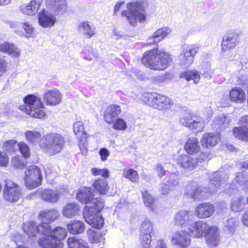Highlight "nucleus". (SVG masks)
Returning a JSON list of instances; mask_svg holds the SVG:
<instances>
[{
    "label": "nucleus",
    "instance_id": "obj_1",
    "mask_svg": "<svg viewBox=\"0 0 248 248\" xmlns=\"http://www.w3.org/2000/svg\"><path fill=\"white\" fill-rule=\"evenodd\" d=\"M227 173L219 170L214 172L209 176L210 183L208 187H197L196 183L191 182L186 187L185 195L192 199L196 200L200 197L206 196L205 193L211 194L215 193L219 189L228 179Z\"/></svg>",
    "mask_w": 248,
    "mask_h": 248
},
{
    "label": "nucleus",
    "instance_id": "obj_2",
    "mask_svg": "<svg viewBox=\"0 0 248 248\" xmlns=\"http://www.w3.org/2000/svg\"><path fill=\"white\" fill-rule=\"evenodd\" d=\"M147 6V3L145 0H132L126 4L127 9L121 13V16L130 25L136 26L138 22L143 23L145 21Z\"/></svg>",
    "mask_w": 248,
    "mask_h": 248
},
{
    "label": "nucleus",
    "instance_id": "obj_3",
    "mask_svg": "<svg viewBox=\"0 0 248 248\" xmlns=\"http://www.w3.org/2000/svg\"><path fill=\"white\" fill-rule=\"evenodd\" d=\"M170 61L171 59L168 54L156 49L145 52L141 59L142 63L145 66L155 70L165 69Z\"/></svg>",
    "mask_w": 248,
    "mask_h": 248
},
{
    "label": "nucleus",
    "instance_id": "obj_4",
    "mask_svg": "<svg viewBox=\"0 0 248 248\" xmlns=\"http://www.w3.org/2000/svg\"><path fill=\"white\" fill-rule=\"evenodd\" d=\"M93 202L95 207L86 205L84 209L83 217L85 220L92 227L100 229L103 226L104 221L99 214V211L104 207V202L102 199H94Z\"/></svg>",
    "mask_w": 248,
    "mask_h": 248
},
{
    "label": "nucleus",
    "instance_id": "obj_5",
    "mask_svg": "<svg viewBox=\"0 0 248 248\" xmlns=\"http://www.w3.org/2000/svg\"><path fill=\"white\" fill-rule=\"evenodd\" d=\"M39 143L44 152L53 155L60 152L64 146V140L62 136L52 133L41 138Z\"/></svg>",
    "mask_w": 248,
    "mask_h": 248
},
{
    "label": "nucleus",
    "instance_id": "obj_6",
    "mask_svg": "<svg viewBox=\"0 0 248 248\" xmlns=\"http://www.w3.org/2000/svg\"><path fill=\"white\" fill-rule=\"evenodd\" d=\"M141 99L148 106L159 110L169 109L173 105V101L169 97L157 93H144Z\"/></svg>",
    "mask_w": 248,
    "mask_h": 248
},
{
    "label": "nucleus",
    "instance_id": "obj_7",
    "mask_svg": "<svg viewBox=\"0 0 248 248\" xmlns=\"http://www.w3.org/2000/svg\"><path fill=\"white\" fill-rule=\"evenodd\" d=\"M25 107L21 109L28 115L35 118L42 119L46 115L42 109L44 105L41 98L33 94H29L24 98Z\"/></svg>",
    "mask_w": 248,
    "mask_h": 248
},
{
    "label": "nucleus",
    "instance_id": "obj_8",
    "mask_svg": "<svg viewBox=\"0 0 248 248\" xmlns=\"http://www.w3.org/2000/svg\"><path fill=\"white\" fill-rule=\"evenodd\" d=\"M42 181V170L35 165L27 168L25 171L24 181L26 187L32 189L41 184Z\"/></svg>",
    "mask_w": 248,
    "mask_h": 248
},
{
    "label": "nucleus",
    "instance_id": "obj_9",
    "mask_svg": "<svg viewBox=\"0 0 248 248\" xmlns=\"http://www.w3.org/2000/svg\"><path fill=\"white\" fill-rule=\"evenodd\" d=\"M180 122L183 125L192 130L201 132L204 127V121L202 118L195 114L188 113L181 117Z\"/></svg>",
    "mask_w": 248,
    "mask_h": 248
},
{
    "label": "nucleus",
    "instance_id": "obj_10",
    "mask_svg": "<svg viewBox=\"0 0 248 248\" xmlns=\"http://www.w3.org/2000/svg\"><path fill=\"white\" fill-rule=\"evenodd\" d=\"M20 189L19 186L9 179L5 181L3 197L10 202H17L21 196Z\"/></svg>",
    "mask_w": 248,
    "mask_h": 248
},
{
    "label": "nucleus",
    "instance_id": "obj_11",
    "mask_svg": "<svg viewBox=\"0 0 248 248\" xmlns=\"http://www.w3.org/2000/svg\"><path fill=\"white\" fill-rule=\"evenodd\" d=\"M200 46L196 44L187 46L179 56L180 64L185 66L190 65L193 62L194 57L200 50Z\"/></svg>",
    "mask_w": 248,
    "mask_h": 248
},
{
    "label": "nucleus",
    "instance_id": "obj_12",
    "mask_svg": "<svg viewBox=\"0 0 248 248\" xmlns=\"http://www.w3.org/2000/svg\"><path fill=\"white\" fill-rule=\"evenodd\" d=\"M190 236L189 232L188 233L183 230H178L172 234L170 242L173 245L181 248H186L191 243Z\"/></svg>",
    "mask_w": 248,
    "mask_h": 248
},
{
    "label": "nucleus",
    "instance_id": "obj_13",
    "mask_svg": "<svg viewBox=\"0 0 248 248\" xmlns=\"http://www.w3.org/2000/svg\"><path fill=\"white\" fill-rule=\"evenodd\" d=\"M66 191V188L52 190L50 189H40L34 193L35 196L40 197L42 200L51 203H56L59 199V196Z\"/></svg>",
    "mask_w": 248,
    "mask_h": 248
},
{
    "label": "nucleus",
    "instance_id": "obj_14",
    "mask_svg": "<svg viewBox=\"0 0 248 248\" xmlns=\"http://www.w3.org/2000/svg\"><path fill=\"white\" fill-rule=\"evenodd\" d=\"M194 216L188 210H181L174 216V221L175 224L184 227H189L194 222Z\"/></svg>",
    "mask_w": 248,
    "mask_h": 248
},
{
    "label": "nucleus",
    "instance_id": "obj_15",
    "mask_svg": "<svg viewBox=\"0 0 248 248\" xmlns=\"http://www.w3.org/2000/svg\"><path fill=\"white\" fill-rule=\"evenodd\" d=\"M57 21L56 15L46 9H43L38 13V23L44 28H51Z\"/></svg>",
    "mask_w": 248,
    "mask_h": 248
},
{
    "label": "nucleus",
    "instance_id": "obj_16",
    "mask_svg": "<svg viewBox=\"0 0 248 248\" xmlns=\"http://www.w3.org/2000/svg\"><path fill=\"white\" fill-rule=\"evenodd\" d=\"M210 227L206 222L198 221L192 222L188 228L191 236L200 238L205 235Z\"/></svg>",
    "mask_w": 248,
    "mask_h": 248
},
{
    "label": "nucleus",
    "instance_id": "obj_17",
    "mask_svg": "<svg viewBox=\"0 0 248 248\" xmlns=\"http://www.w3.org/2000/svg\"><path fill=\"white\" fill-rule=\"evenodd\" d=\"M46 5L55 15L62 16L68 12V6L66 0L49 1L46 2Z\"/></svg>",
    "mask_w": 248,
    "mask_h": 248
},
{
    "label": "nucleus",
    "instance_id": "obj_18",
    "mask_svg": "<svg viewBox=\"0 0 248 248\" xmlns=\"http://www.w3.org/2000/svg\"><path fill=\"white\" fill-rule=\"evenodd\" d=\"M62 94L57 89L47 90L43 95V101L47 106H56L62 101Z\"/></svg>",
    "mask_w": 248,
    "mask_h": 248
},
{
    "label": "nucleus",
    "instance_id": "obj_19",
    "mask_svg": "<svg viewBox=\"0 0 248 248\" xmlns=\"http://www.w3.org/2000/svg\"><path fill=\"white\" fill-rule=\"evenodd\" d=\"M214 205L210 203H202L198 205L195 210V215L200 218L210 217L215 212Z\"/></svg>",
    "mask_w": 248,
    "mask_h": 248
},
{
    "label": "nucleus",
    "instance_id": "obj_20",
    "mask_svg": "<svg viewBox=\"0 0 248 248\" xmlns=\"http://www.w3.org/2000/svg\"><path fill=\"white\" fill-rule=\"evenodd\" d=\"M92 189L90 187H83L77 194V199L81 202L85 203L86 205L92 206L94 208L95 207V205L93 204ZM95 199H102L101 198H95Z\"/></svg>",
    "mask_w": 248,
    "mask_h": 248
},
{
    "label": "nucleus",
    "instance_id": "obj_21",
    "mask_svg": "<svg viewBox=\"0 0 248 248\" xmlns=\"http://www.w3.org/2000/svg\"><path fill=\"white\" fill-rule=\"evenodd\" d=\"M239 35L234 32L226 34L223 38L221 48L223 51H226L234 48L238 43Z\"/></svg>",
    "mask_w": 248,
    "mask_h": 248
},
{
    "label": "nucleus",
    "instance_id": "obj_22",
    "mask_svg": "<svg viewBox=\"0 0 248 248\" xmlns=\"http://www.w3.org/2000/svg\"><path fill=\"white\" fill-rule=\"evenodd\" d=\"M43 0H31L28 4H23L20 6V11L28 16H34L37 13Z\"/></svg>",
    "mask_w": 248,
    "mask_h": 248
},
{
    "label": "nucleus",
    "instance_id": "obj_23",
    "mask_svg": "<svg viewBox=\"0 0 248 248\" xmlns=\"http://www.w3.org/2000/svg\"><path fill=\"white\" fill-rule=\"evenodd\" d=\"M206 243L211 247L217 246L220 241L218 229L215 226H210L205 234Z\"/></svg>",
    "mask_w": 248,
    "mask_h": 248
},
{
    "label": "nucleus",
    "instance_id": "obj_24",
    "mask_svg": "<svg viewBox=\"0 0 248 248\" xmlns=\"http://www.w3.org/2000/svg\"><path fill=\"white\" fill-rule=\"evenodd\" d=\"M220 140L217 134L206 133L204 134L200 140L202 147L210 148L216 145Z\"/></svg>",
    "mask_w": 248,
    "mask_h": 248
},
{
    "label": "nucleus",
    "instance_id": "obj_25",
    "mask_svg": "<svg viewBox=\"0 0 248 248\" xmlns=\"http://www.w3.org/2000/svg\"><path fill=\"white\" fill-rule=\"evenodd\" d=\"M121 111V108L118 105L112 104L108 106L104 113L105 121L108 124L113 123L114 118L117 117Z\"/></svg>",
    "mask_w": 248,
    "mask_h": 248
},
{
    "label": "nucleus",
    "instance_id": "obj_26",
    "mask_svg": "<svg viewBox=\"0 0 248 248\" xmlns=\"http://www.w3.org/2000/svg\"><path fill=\"white\" fill-rule=\"evenodd\" d=\"M177 164L183 168L193 169L197 165L195 158L187 155H181L177 156L175 159Z\"/></svg>",
    "mask_w": 248,
    "mask_h": 248
},
{
    "label": "nucleus",
    "instance_id": "obj_27",
    "mask_svg": "<svg viewBox=\"0 0 248 248\" xmlns=\"http://www.w3.org/2000/svg\"><path fill=\"white\" fill-rule=\"evenodd\" d=\"M38 244L44 248H62L63 246L62 243L53 238L52 234L40 238Z\"/></svg>",
    "mask_w": 248,
    "mask_h": 248
},
{
    "label": "nucleus",
    "instance_id": "obj_28",
    "mask_svg": "<svg viewBox=\"0 0 248 248\" xmlns=\"http://www.w3.org/2000/svg\"><path fill=\"white\" fill-rule=\"evenodd\" d=\"M38 216L42 221L51 223L58 218L59 213L55 209H46L40 212Z\"/></svg>",
    "mask_w": 248,
    "mask_h": 248
},
{
    "label": "nucleus",
    "instance_id": "obj_29",
    "mask_svg": "<svg viewBox=\"0 0 248 248\" xmlns=\"http://www.w3.org/2000/svg\"><path fill=\"white\" fill-rule=\"evenodd\" d=\"M171 32V30L168 27H164L157 30L148 39L150 44L158 43Z\"/></svg>",
    "mask_w": 248,
    "mask_h": 248
},
{
    "label": "nucleus",
    "instance_id": "obj_30",
    "mask_svg": "<svg viewBox=\"0 0 248 248\" xmlns=\"http://www.w3.org/2000/svg\"><path fill=\"white\" fill-rule=\"evenodd\" d=\"M230 99L231 101L236 103H243L246 100V93L240 88H232L229 93Z\"/></svg>",
    "mask_w": 248,
    "mask_h": 248
},
{
    "label": "nucleus",
    "instance_id": "obj_31",
    "mask_svg": "<svg viewBox=\"0 0 248 248\" xmlns=\"http://www.w3.org/2000/svg\"><path fill=\"white\" fill-rule=\"evenodd\" d=\"M79 211L80 208L78 205L76 203H69L63 206L62 214L66 218H71L78 215Z\"/></svg>",
    "mask_w": 248,
    "mask_h": 248
},
{
    "label": "nucleus",
    "instance_id": "obj_32",
    "mask_svg": "<svg viewBox=\"0 0 248 248\" xmlns=\"http://www.w3.org/2000/svg\"><path fill=\"white\" fill-rule=\"evenodd\" d=\"M78 31L90 38L96 33L95 28L94 25L89 21L81 22L78 26Z\"/></svg>",
    "mask_w": 248,
    "mask_h": 248
},
{
    "label": "nucleus",
    "instance_id": "obj_33",
    "mask_svg": "<svg viewBox=\"0 0 248 248\" xmlns=\"http://www.w3.org/2000/svg\"><path fill=\"white\" fill-rule=\"evenodd\" d=\"M231 118L229 116L225 115H220L214 119L212 122V126L217 130H222L228 127Z\"/></svg>",
    "mask_w": 248,
    "mask_h": 248
},
{
    "label": "nucleus",
    "instance_id": "obj_34",
    "mask_svg": "<svg viewBox=\"0 0 248 248\" xmlns=\"http://www.w3.org/2000/svg\"><path fill=\"white\" fill-rule=\"evenodd\" d=\"M185 149L189 155H192L199 152L200 146L197 138L194 137L189 138L185 144Z\"/></svg>",
    "mask_w": 248,
    "mask_h": 248
},
{
    "label": "nucleus",
    "instance_id": "obj_35",
    "mask_svg": "<svg viewBox=\"0 0 248 248\" xmlns=\"http://www.w3.org/2000/svg\"><path fill=\"white\" fill-rule=\"evenodd\" d=\"M0 51L6 53L14 58H17L20 55V50L13 44L5 42L0 45Z\"/></svg>",
    "mask_w": 248,
    "mask_h": 248
},
{
    "label": "nucleus",
    "instance_id": "obj_36",
    "mask_svg": "<svg viewBox=\"0 0 248 248\" xmlns=\"http://www.w3.org/2000/svg\"><path fill=\"white\" fill-rule=\"evenodd\" d=\"M239 224V220L236 217H231L224 222L223 230L228 234L232 235L235 231Z\"/></svg>",
    "mask_w": 248,
    "mask_h": 248
},
{
    "label": "nucleus",
    "instance_id": "obj_37",
    "mask_svg": "<svg viewBox=\"0 0 248 248\" xmlns=\"http://www.w3.org/2000/svg\"><path fill=\"white\" fill-rule=\"evenodd\" d=\"M67 227L70 233L73 234H80L85 230V224L81 221H73L67 225Z\"/></svg>",
    "mask_w": 248,
    "mask_h": 248
},
{
    "label": "nucleus",
    "instance_id": "obj_38",
    "mask_svg": "<svg viewBox=\"0 0 248 248\" xmlns=\"http://www.w3.org/2000/svg\"><path fill=\"white\" fill-rule=\"evenodd\" d=\"M93 186L100 194L105 195L109 189L108 181L106 179L101 178L94 181Z\"/></svg>",
    "mask_w": 248,
    "mask_h": 248
},
{
    "label": "nucleus",
    "instance_id": "obj_39",
    "mask_svg": "<svg viewBox=\"0 0 248 248\" xmlns=\"http://www.w3.org/2000/svg\"><path fill=\"white\" fill-rule=\"evenodd\" d=\"M73 130L76 136L78 138L81 139V140L85 141L87 140V134L84 131V127L82 122L77 121L75 122L73 124Z\"/></svg>",
    "mask_w": 248,
    "mask_h": 248
},
{
    "label": "nucleus",
    "instance_id": "obj_40",
    "mask_svg": "<svg viewBox=\"0 0 248 248\" xmlns=\"http://www.w3.org/2000/svg\"><path fill=\"white\" fill-rule=\"evenodd\" d=\"M233 134L235 137L241 140L248 141V129L243 125L234 127Z\"/></svg>",
    "mask_w": 248,
    "mask_h": 248
},
{
    "label": "nucleus",
    "instance_id": "obj_41",
    "mask_svg": "<svg viewBox=\"0 0 248 248\" xmlns=\"http://www.w3.org/2000/svg\"><path fill=\"white\" fill-rule=\"evenodd\" d=\"M179 77L185 78L187 81L193 80L195 84L199 83L201 78L199 72L195 70L183 72Z\"/></svg>",
    "mask_w": 248,
    "mask_h": 248
},
{
    "label": "nucleus",
    "instance_id": "obj_42",
    "mask_svg": "<svg viewBox=\"0 0 248 248\" xmlns=\"http://www.w3.org/2000/svg\"><path fill=\"white\" fill-rule=\"evenodd\" d=\"M245 205L244 199L242 196L236 197L231 201V208L233 212H238L243 210Z\"/></svg>",
    "mask_w": 248,
    "mask_h": 248
},
{
    "label": "nucleus",
    "instance_id": "obj_43",
    "mask_svg": "<svg viewBox=\"0 0 248 248\" xmlns=\"http://www.w3.org/2000/svg\"><path fill=\"white\" fill-rule=\"evenodd\" d=\"M67 243L69 248H89L88 244L85 241L76 237L69 238Z\"/></svg>",
    "mask_w": 248,
    "mask_h": 248
},
{
    "label": "nucleus",
    "instance_id": "obj_44",
    "mask_svg": "<svg viewBox=\"0 0 248 248\" xmlns=\"http://www.w3.org/2000/svg\"><path fill=\"white\" fill-rule=\"evenodd\" d=\"M89 240L92 243H97L104 241L105 238L99 232L92 229H89L87 231Z\"/></svg>",
    "mask_w": 248,
    "mask_h": 248
},
{
    "label": "nucleus",
    "instance_id": "obj_45",
    "mask_svg": "<svg viewBox=\"0 0 248 248\" xmlns=\"http://www.w3.org/2000/svg\"><path fill=\"white\" fill-rule=\"evenodd\" d=\"M37 227L34 222L29 221L24 224L23 230L29 237L34 236L37 232Z\"/></svg>",
    "mask_w": 248,
    "mask_h": 248
},
{
    "label": "nucleus",
    "instance_id": "obj_46",
    "mask_svg": "<svg viewBox=\"0 0 248 248\" xmlns=\"http://www.w3.org/2000/svg\"><path fill=\"white\" fill-rule=\"evenodd\" d=\"M26 140L31 144H35L41 137V134L37 131L28 130L25 133Z\"/></svg>",
    "mask_w": 248,
    "mask_h": 248
},
{
    "label": "nucleus",
    "instance_id": "obj_47",
    "mask_svg": "<svg viewBox=\"0 0 248 248\" xmlns=\"http://www.w3.org/2000/svg\"><path fill=\"white\" fill-rule=\"evenodd\" d=\"M123 175L132 182H137L139 178L137 171L132 169H124Z\"/></svg>",
    "mask_w": 248,
    "mask_h": 248
},
{
    "label": "nucleus",
    "instance_id": "obj_48",
    "mask_svg": "<svg viewBox=\"0 0 248 248\" xmlns=\"http://www.w3.org/2000/svg\"><path fill=\"white\" fill-rule=\"evenodd\" d=\"M67 235L66 230L62 227H57L52 231V236L57 241L61 242Z\"/></svg>",
    "mask_w": 248,
    "mask_h": 248
},
{
    "label": "nucleus",
    "instance_id": "obj_49",
    "mask_svg": "<svg viewBox=\"0 0 248 248\" xmlns=\"http://www.w3.org/2000/svg\"><path fill=\"white\" fill-rule=\"evenodd\" d=\"M37 232L46 236L52 234V231L51 229L50 226L48 224V223L43 222L37 227Z\"/></svg>",
    "mask_w": 248,
    "mask_h": 248
},
{
    "label": "nucleus",
    "instance_id": "obj_50",
    "mask_svg": "<svg viewBox=\"0 0 248 248\" xmlns=\"http://www.w3.org/2000/svg\"><path fill=\"white\" fill-rule=\"evenodd\" d=\"M18 146V143L16 140H11L6 141L3 148L4 151L11 153L16 151Z\"/></svg>",
    "mask_w": 248,
    "mask_h": 248
},
{
    "label": "nucleus",
    "instance_id": "obj_51",
    "mask_svg": "<svg viewBox=\"0 0 248 248\" xmlns=\"http://www.w3.org/2000/svg\"><path fill=\"white\" fill-rule=\"evenodd\" d=\"M140 230L142 234H151L153 231V225L150 220H145L141 224Z\"/></svg>",
    "mask_w": 248,
    "mask_h": 248
},
{
    "label": "nucleus",
    "instance_id": "obj_52",
    "mask_svg": "<svg viewBox=\"0 0 248 248\" xmlns=\"http://www.w3.org/2000/svg\"><path fill=\"white\" fill-rule=\"evenodd\" d=\"M248 182V177L247 175L243 173H238L233 181L232 183L236 186H242L246 184Z\"/></svg>",
    "mask_w": 248,
    "mask_h": 248
},
{
    "label": "nucleus",
    "instance_id": "obj_53",
    "mask_svg": "<svg viewBox=\"0 0 248 248\" xmlns=\"http://www.w3.org/2000/svg\"><path fill=\"white\" fill-rule=\"evenodd\" d=\"M21 28L26 33V37H31L32 36L34 28H33L32 24L29 22H23L21 23Z\"/></svg>",
    "mask_w": 248,
    "mask_h": 248
},
{
    "label": "nucleus",
    "instance_id": "obj_54",
    "mask_svg": "<svg viewBox=\"0 0 248 248\" xmlns=\"http://www.w3.org/2000/svg\"><path fill=\"white\" fill-rule=\"evenodd\" d=\"M17 148L24 158H28L30 155V148L28 145L23 142H20L18 143Z\"/></svg>",
    "mask_w": 248,
    "mask_h": 248
},
{
    "label": "nucleus",
    "instance_id": "obj_55",
    "mask_svg": "<svg viewBox=\"0 0 248 248\" xmlns=\"http://www.w3.org/2000/svg\"><path fill=\"white\" fill-rule=\"evenodd\" d=\"M26 162L23 161L19 156L13 157L11 159L12 165L16 168L23 169L26 165Z\"/></svg>",
    "mask_w": 248,
    "mask_h": 248
},
{
    "label": "nucleus",
    "instance_id": "obj_56",
    "mask_svg": "<svg viewBox=\"0 0 248 248\" xmlns=\"http://www.w3.org/2000/svg\"><path fill=\"white\" fill-rule=\"evenodd\" d=\"M142 194L145 206L149 208H152L154 202V198L147 191L142 192Z\"/></svg>",
    "mask_w": 248,
    "mask_h": 248
},
{
    "label": "nucleus",
    "instance_id": "obj_57",
    "mask_svg": "<svg viewBox=\"0 0 248 248\" xmlns=\"http://www.w3.org/2000/svg\"><path fill=\"white\" fill-rule=\"evenodd\" d=\"M92 174L94 176L101 175L105 178L109 177V171L107 169L93 168L91 170Z\"/></svg>",
    "mask_w": 248,
    "mask_h": 248
},
{
    "label": "nucleus",
    "instance_id": "obj_58",
    "mask_svg": "<svg viewBox=\"0 0 248 248\" xmlns=\"http://www.w3.org/2000/svg\"><path fill=\"white\" fill-rule=\"evenodd\" d=\"M113 127L115 129L119 130H124L127 128L126 122L121 118H118L115 122L113 123Z\"/></svg>",
    "mask_w": 248,
    "mask_h": 248
},
{
    "label": "nucleus",
    "instance_id": "obj_59",
    "mask_svg": "<svg viewBox=\"0 0 248 248\" xmlns=\"http://www.w3.org/2000/svg\"><path fill=\"white\" fill-rule=\"evenodd\" d=\"M151 237V234H143L141 233V241L143 248H150Z\"/></svg>",
    "mask_w": 248,
    "mask_h": 248
},
{
    "label": "nucleus",
    "instance_id": "obj_60",
    "mask_svg": "<svg viewBox=\"0 0 248 248\" xmlns=\"http://www.w3.org/2000/svg\"><path fill=\"white\" fill-rule=\"evenodd\" d=\"M9 68L8 62L4 58L0 59V76L6 73Z\"/></svg>",
    "mask_w": 248,
    "mask_h": 248
},
{
    "label": "nucleus",
    "instance_id": "obj_61",
    "mask_svg": "<svg viewBox=\"0 0 248 248\" xmlns=\"http://www.w3.org/2000/svg\"><path fill=\"white\" fill-rule=\"evenodd\" d=\"M178 176L175 173H172L170 176V178L168 181V184L170 187L175 186L179 184Z\"/></svg>",
    "mask_w": 248,
    "mask_h": 248
},
{
    "label": "nucleus",
    "instance_id": "obj_62",
    "mask_svg": "<svg viewBox=\"0 0 248 248\" xmlns=\"http://www.w3.org/2000/svg\"><path fill=\"white\" fill-rule=\"evenodd\" d=\"M9 163V157L5 152L0 151V166L6 167Z\"/></svg>",
    "mask_w": 248,
    "mask_h": 248
},
{
    "label": "nucleus",
    "instance_id": "obj_63",
    "mask_svg": "<svg viewBox=\"0 0 248 248\" xmlns=\"http://www.w3.org/2000/svg\"><path fill=\"white\" fill-rule=\"evenodd\" d=\"M209 154L207 152H201L197 156L195 159L197 163L198 162L200 163L205 162L209 159Z\"/></svg>",
    "mask_w": 248,
    "mask_h": 248
},
{
    "label": "nucleus",
    "instance_id": "obj_64",
    "mask_svg": "<svg viewBox=\"0 0 248 248\" xmlns=\"http://www.w3.org/2000/svg\"><path fill=\"white\" fill-rule=\"evenodd\" d=\"M238 123L240 125L248 129V115L241 117Z\"/></svg>",
    "mask_w": 248,
    "mask_h": 248
}]
</instances>
